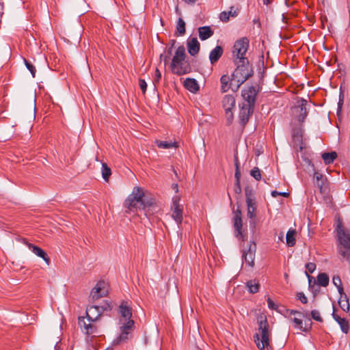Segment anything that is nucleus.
<instances>
[{
    "label": "nucleus",
    "mask_w": 350,
    "mask_h": 350,
    "mask_svg": "<svg viewBox=\"0 0 350 350\" xmlns=\"http://www.w3.org/2000/svg\"><path fill=\"white\" fill-rule=\"evenodd\" d=\"M332 317L339 324L342 332L345 334H347L349 332V323L345 318H342L335 313V310L334 309Z\"/></svg>",
    "instance_id": "obj_20"
},
{
    "label": "nucleus",
    "mask_w": 350,
    "mask_h": 350,
    "mask_svg": "<svg viewBox=\"0 0 350 350\" xmlns=\"http://www.w3.org/2000/svg\"><path fill=\"white\" fill-rule=\"evenodd\" d=\"M174 43H175V41L174 40H172L171 46L170 47L173 48Z\"/></svg>",
    "instance_id": "obj_58"
},
{
    "label": "nucleus",
    "mask_w": 350,
    "mask_h": 350,
    "mask_svg": "<svg viewBox=\"0 0 350 350\" xmlns=\"http://www.w3.org/2000/svg\"><path fill=\"white\" fill-rule=\"evenodd\" d=\"M223 54V49L221 46H217L209 54V59L211 64L217 62Z\"/></svg>",
    "instance_id": "obj_23"
},
{
    "label": "nucleus",
    "mask_w": 350,
    "mask_h": 350,
    "mask_svg": "<svg viewBox=\"0 0 350 350\" xmlns=\"http://www.w3.org/2000/svg\"><path fill=\"white\" fill-rule=\"evenodd\" d=\"M314 178L317 180V185L319 187L320 190H322L323 187V182H320V180L322 179V174L315 172L314 174Z\"/></svg>",
    "instance_id": "obj_41"
},
{
    "label": "nucleus",
    "mask_w": 350,
    "mask_h": 350,
    "mask_svg": "<svg viewBox=\"0 0 350 350\" xmlns=\"http://www.w3.org/2000/svg\"><path fill=\"white\" fill-rule=\"evenodd\" d=\"M177 187H178V185H175L174 188H177Z\"/></svg>",
    "instance_id": "obj_59"
},
{
    "label": "nucleus",
    "mask_w": 350,
    "mask_h": 350,
    "mask_svg": "<svg viewBox=\"0 0 350 350\" xmlns=\"http://www.w3.org/2000/svg\"><path fill=\"white\" fill-rule=\"evenodd\" d=\"M271 196L274 198L277 197L278 196H281L285 198H287L289 196V193L288 192H278L276 191H273L271 192Z\"/></svg>",
    "instance_id": "obj_44"
},
{
    "label": "nucleus",
    "mask_w": 350,
    "mask_h": 350,
    "mask_svg": "<svg viewBox=\"0 0 350 350\" xmlns=\"http://www.w3.org/2000/svg\"><path fill=\"white\" fill-rule=\"evenodd\" d=\"M287 313L289 314L290 315H295V314H298L299 316L301 315V312H299L297 310H287Z\"/></svg>",
    "instance_id": "obj_53"
},
{
    "label": "nucleus",
    "mask_w": 350,
    "mask_h": 350,
    "mask_svg": "<svg viewBox=\"0 0 350 350\" xmlns=\"http://www.w3.org/2000/svg\"><path fill=\"white\" fill-rule=\"evenodd\" d=\"M262 1H263L264 4L269 5L271 3L273 0H262Z\"/></svg>",
    "instance_id": "obj_57"
},
{
    "label": "nucleus",
    "mask_w": 350,
    "mask_h": 350,
    "mask_svg": "<svg viewBox=\"0 0 350 350\" xmlns=\"http://www.w3.org/2000/svg\"><path fill=\"white\" fill-rule=\"evenodd\" d=\"M247 290L251 293H256L259 290V283L256 280H250L246 284Z\"/></svg>",
    "instance_id": "obj_31"
},
{
    "label": "nucleus",
    "mask_w": 350,
    "mask_h": 350,
    "mask_svg": "<svg viewBox=\"0 0 350 350\" xmlns=\"http://www.w3.org/2000/svg\"><path fill=\"white\" fill-rule=\"evenodd\" d=\"M298 103V105L293 109V113L297 117L299 122H304L308 115V103L306 100H301L300 103Z\"/></svg>",
    "instance_id": "obj_14"
},
{
    "label": "nucleus",
    "mask_w": 350,
    "mask_h": 350,
    "mask_svg": "<svg viewBox=\"0 0 350 350\" xmlns=\"http://www.w3.org/2000/svg\"><path fill=\"white\" fill-rule=\"evenodd\" d=\"M338 304L343 311L348 312L349 310V304L347 295H342L340 296Z\"/></svg>",
    "instance_id": "obj_32"
},
{
    "label": "nucleus",
    "mask_w": 350,
    "mask_h": 350,
    "mask_svg": "<svg viewBox=\"0 0 350 350\" xmlns=\"http://www.w3.org/2000/svg\"><path fill=\"white\" fill-rule=\"evenodd\" d=\"M101 310L98 306H93L88 308L86 310L87 317L90 319V321H96L98 317L100 315Z\"/></svg>",
    "instance_id": "obj_21"
},
{
    "label": "nucleus",
    "mask_w": 350,
    "mask_h": 350,
    "mask_svg": "<svg viewBox=\"0 0 350 350\" xmlns=\"http://www.w3.org/2000/svg\"><path fill=\"white\" fill-rule=\"evenodd\" d=\"M156 144L158 146V147L165 149L170 148H177L178 146L176 142L157 141Z\"/></svg>",
    "instance_id": "obj_34"
},
{
    "label": "nucleus",
    "mask_w": 350,
    "mask_h": 350,
    "mask_svg": "<svg viewBox=\"0 0 350 350\" xmlns=\"http://www.w3.org/2000/svg\"><path fill=\"white\" fill-rule=\"evenodd\" d=\"M234 226L238 233L241 234L242 228V218L241 211L240 208H238L236 211H234Z\"/></svg>",
    "instance_id": "obj_24"
},
{
    "label": "nucleus",
    "mask_w": 350,
    "mask_h": 350,
    "mask_svg": "<svg viewBox=\"0 0 350 350\" xmlns=\"http://www.w3.org/2000/svg\"><path fill=\"white\" fill-rule=\"evenodd\" d=\"M230 81V77L228 75H223L220 79L221 81V90L222 92H226L229 90L228 83Z\"/></svg>",
    "instance_id": "obj_35"
},
{
    "label": "nucleus",
    "mask_w": 350,
    "mask_h": 350,
    "mask_svg": "<svg viewBox=\"0 0 350 350\" xmlns=\"http://www.w3.org/2000/svg\"><path fill=\"white\" fill-rule=\"evenodd\" d=\"M170 56L166 54H161L160 59L161 61H163L164 64H166L168 62Z\"/></svg>",
    "instance_id": "obj_50"
},
{
    "label": "nucleus",
    "mask_w": 350,
    "mask_h": 350,
    "mask_svg": "<svg viewBox=\"0 0 350 350\" xmlns=\"http://www.w3.org/2000/svg\"><path fill=\"white\" fill-rule=\"evenodd\" d=\"M139 85L143 94H145V92L146 91V88H147V83H146V81L144 79H140L139 80Z\"/></svg>",
    "instance_id": "obj_43"
},
{
    "label": "nucleus",
    "mask_w": 350,
    "mask_h": 350,
    "mask_svg": "<svg viewBox=\"0 0 350 350\" xmlns=\"http://www.w3.org/2000/svg\"><path fill=\"white\" fill-rule=\"evenodd\" d=\"M296 231L295 230H289L286 236V244L289 247L294 246L296 243L295 240Z\"/></svg>",
    "instance_id": "obj_29"
},
{
    "label": "nucleus",
    "mask_w": 350,
    "mask_h": 350,
    "mask_svg": "<svg viewBox=\"0 0 350 350\" xmlns=\"http://www.w3.org/2000/svg\"><path fill=\"white\" fill-rule=\"evenodd\" d=\"M311 316H312V318L317 321H319V322L323 321V319L321 317L320 312L317 310H313L311 311Z\"/></svg>",
    "instance_id": "obj_40"
},
{
    "label": "nucleus",
    "mask_w": 350,
    "mask_h": 350,
    "mask_svg": "<svg viewBox=\"0 0 350 350\" xmlns=\"http://www.w3.org/2000/svg\"><path fill=\"white\" fill-rule=\"evenodd\" d=\"M23 243L27 245L28 248L32 251L37 256L42 258L46 264L49 266L51 263L50 258L48 256L46 253L40 247L33 245V244L24 241Z\"/></svg>",
    "instance_id": "obj_16"
},
{
    "label": "nucleus",
    "mask_w": 350,
    "mask_h": 350,
    "mask_svg": "<svg viewBox=\"0 0 350 350\" xmlns=\"http://www.w3.org/2000/svg\"><path fill=\"white\" fill-rule=\"evenodd\" d=\"M199 37L200 40H205L208 38L211 37L213 34V31L211 30L210 27L204 26L198 29Z\"/></svg>",
    "instance_id": "obj_25"
},
{
    "label": "nucleus",
    "mask_w": 350,
    "mask_h": 350,
    "mask_svg": "<svg viewBox=\"0 0 350 350\" xmlns=\"http://www.w3.org/2000/svg\"><path fill=\"white\" fill-rule=\"evenodd\" d=\"M184 86L187 90L192 93H196L199 90V85L194 79L187 78L184 81Z\"/></svg>",
    "instance_id": "obj_22"
},
{
    "label": "nucleus",
    "mask_w": 350,
    "mask_h": 350,
    "mask_svg": "<svg viewBox=\"0 0 350 350\" xmlns=\"http://www.w3.org/2000/svg\"><path fill=\"white\" fill-rule=\"evenodd\" d=\"M344 96L342 93L340 94L339 101L338 103V113L341 111L342 106L343 105Z\"/></svg>",
    "instance_id": "obj_46"
},
{
    "label": "nucleus",
    "mask_w": 350,
    "mask_h": 350,
    "mask_svg": "<svg viewBox=\"0 0 350 350\" xmlns=\"http://www.w3.org/2000/svg\"><path fill=\"white\" fill-rule=\"evenodd\" d=\"M267 304H268V307L270 308V309H272V310H277L278 308V306L277 305L273 302V300L271 299L270 297H268L267 298Z\"/></svg>",
    "instance_id": "obj_47"
},
{
    "label": "nucleus",
    "mask_w": 350,
    "mask_h": 350,
    "mask_svg": "<svg viewBox=\"0 0 350 350\" xmlns=\"http://www.w3.org/2000/svg\"><path fill=\"white\" fill-rule=\"evenodd\" d=\"M237 15V10L234 9L233 7L230 8V10L228 12H223L220 14V19L222 21L226 22L228 21L230 16H236Z\"/></svg>",
    "instance_id": "obj_30"
},
{
    "label": "nucleus",
    "mask_w": 350,
    "mask_h": 350,
    "mask_svg": "<svg viewBox=\"0 0 350 350\" xmlns=\"http://www.w3.org/2000/svg\"><path fill=\"white\" fill-rule=\"evenodd\" d=\"M336 158L337 153L336 152H325L322 154V159L326 165L332 163Z\"/></svg>",
    "instance_id": "obj_28"
},
{
    "label": "nucleus",
    "mask_w": 350,
    "mask_h": 350,
    "mask_svg": "<svg viewBox=\"0 0 350 350\" xmlns=\"http://www.w3.org/2000/svg\"><path fill=\"white\" fill-rule=\"evenodd\" d=\"M120 325V334L113 340L114 345H120L126 342L131 337L134 327V321H129L124 325Z\"/></svg>",
    "instance_id": "obj_7"
},
{
    "label": "nucleus",
    "mask_w": 350,
    "mask_h": 350,
    "mask_svg": "<svg viewBox=\"0 0 350 350\" xmlns=\"http://www.w3.org/2000/svg\"><path fill=\"white\" fill-rule=\"evenodd\" d=\"M237 68L232 75L230 81L231 85H235L237 90L241 84H243L249 77L253 75V69L247 62H236Z\"/></svg>",
    "instance_id": "obj_4"
},
{
    "label": "nucleus",
    "mask_w": 350,
    "mask_h": 350,
    "mask_svg": "<svg viewBox=\"0 0 350 350\" xmlns=\"http://www.w3.org/2000/svg\"><path fill=\"white\" fill-rule=\"evenodd\" d=\"M337 288H338V291L340 293V296H342V295H346L345 293H344L343 288H342V285H340V286L338 287Z\"/></svg>",
    "instance_id": "obj_55"
},
{
    "label": "nucleus",
    "mask_w": 350,
    "mask_h": 350,
    "mask_svg": "<svg viewBox=\"0 0 350 350\" xmlns=\"http://www.w3.org/2000/svg\"><path fill=\"white\" fill-rule=\"evenodd\" d=\"M257 323L258 329V332L254 336V342L259 349L269 350L271 348V337L267 317L261 314L257 319Z\"/></svg>",
    "instance_id": "obj_1"
},
{
    "label": "nucleus",
    "mask_w": 350,
    "mask_h": 350,
    "mask_svg": "<svg viewBox=\"0 0 350 350\" xmlns=\"http://www.w3.org/2000/svg\"><path fill=\"white\" fill-rule=\"evenodd\" d=\"M245 194L247 204V216L251 219L250 224L254 225V219L256 217V211L255 193L252 189L247 187L245 189Z\"/></svg>",
    "instance_id": "obj_6"
},
{
    "label": "nucleus",
    "mask_w": 350,
    "mask_h": 350,
    "mask_svg": "<svg viewBox=\"0 0 350 350\" xmlns=\"http://www.w3.org/2000/svg\"><path fill=\"white\" fill-rule=\"evenodd\" d=\"M161 77V72L159 70L158 68L155 70V77L154 79V83H158Z\"/></svg>",
    "instance_id": "obj_49"
},
{
    "label": "nucleus",
    "mask_w": 350,
    "mask_h": 350,
    "mask_svg": "<svg viewBox=\"0 0 350 350\" xmlns=\"http://www.w3.org/2000/svg\"><path fill=\"white\" fill-rule=\"evenodd\" d=\"M290 320L295 324V327L296 329H298L301 332H308L310 329V327H307V326L304 327L303 321L299 318H296V317L290 318Z\"/></svg>",
    "instance_id": "obj_26"
},
{
    "label": "nucleus",
    "mask_w": 350,
    "mask_h": 350,
    "mask_svg": "<svg viewBox=\"0 0 350 350\" xmlns=\"http://www.w3.org/2000/svg\"><path fill=\"white\" fill-rule=\"evenodd\" d=\"M253 113V106L250 104H243L239 113V120L241 124L245 126L249 120V118Z\"/></svg>",
    "instance_id": "obj_15"
},
{
    "label": "nucleus",
    "mask_w": 350,
    "mask_h": 350,
    "mask_svg": "<svg viewBox=\"0 0 350 350\" xmlns=\"http://www.w3.org/2000/svg\"><path fill=\"white\" fill-rule=\"evenodd\" d=\"M176 30L180 35H183L185 33V23L181 18L178 20Z\"/></svg>",
    "instance_id": "obj_37"
},
{
    "label": "nucleus",
    "mask_w": 350,
    "mask_h": 350,
    "mask_svg": "<svg viewBox=\"0 0 350 350\" xmlns=\"http://www.w3.org/2000/svg\"><path fill=\"white\" fill-rule=\"evenodd\" d=\"M307 271L310 273H313L316 269V265L313 262H308L306 265Z\"/></svg>",
    "instance_id": "obj_45"
},
{
    "label": "nucleus",
    "mask_w": 350,
    "mask_h": 350,
    "mask_svg": "<svg viewBox=\"0 0 350 350\" xmlns=\"http://www.w3.org/2000/svg\"><path fill=\"white\" fill-rule=\"evenodd\" d=\"M148 198V197L146 196L141 187H135L124 202V206L126 208V211L130 213L137 209L141 210Z\"/></svg>",
    "instance_id": "obj_2"
},
{
    "label": "nucleus",
    "mask_w": 350,
    "mask_h": 350,
    "mask_svg": "<svg viewBox=\"0 0 350 350\" xmlns=\"http://www.w3.org/2000/svg\"><path fill=\"white\" fill-rule=\"evenodd\" d=\"M249 47V40L247 38H242L237 40L232 49V59L236 62H247L246 54Z\"/></svg>",
    "instance_id": "obj_5"
},
{
    "label": "nucleus",
    "mask_w": 350,
    "mask_h": 350,
    "mask_svg": "<svg viewBox=\"0 0 350 350\" xmlns=\"http://www.w3.org/2000/svg\"><path fill=\"white\" fill-rule=\"evenodd\" d=\"M119 325H124L131 319L132 310L130 306L126 301H122L119 306Z\"/></svg>",
    "instance_id": "obj_12"
},
{
    "label": "nucleus",
    "mask_w": 350,
    "mask_h": 350,
    "mask_svg": "<svg viewBox=\"0 0 350 350\" xmlns=\"http://www.w3.org/2000/svg\"><path fill=\"white\" fill-rule=\"evenodd\" d=\"M24 62H25V66L27 67V68L30 71L32 77H35V75H36V68L33 66V65L31 64L30 62H29L25 59H24Z\"/></svg>",
    "instance_id": "obj_39"
},
{
    "label": "nucleus",
    "mask_w": 350,
    "mask_h": 350,
    "mask_svg": "<svg viewBox=\"0 0 350 350\" xmlns=\"http://www.w3.org/2000/svg\"><path fill=\"white\" fill-rule=\"evenodd\" d=\"M187 49L189 53L193 56L196 55L200 50V43L196 38H189L187 40Z\"/></svg>",
    "instance_id": "obj_19"
},
{
    "label": "nucleus",
    "mask_w": 350,
    "mask_h": 350,
    "mask_svg": "<svg viewBox=\"0 0 350 350\" xmlns=\"http://www.w3.org/2000/svg\"><path fill=\"white\" fill-rule=\"evenodd\" d=\"M172 47H168L166 49V53L167 55L170 56L171 54H172Z\"/></svg>",
    "instance_id": "obj_56"
},
{
    "label": "nucleus",
    "mask_w": 350,
    "mask_h": 350,
    "mask_svg": "<svg viewBox=\"0 0 350 350\" xmlns=\"http://www.w3.org/2000/svg\"><path fill=\"white\" fill-rule=\"evenodd\" d=\"M234 176L236 178V182L239 185V182H240L241 174H240V172H239L238 167L237 168V170L235 172Z\"/></svg>",
    "instance_id": "obj_51"
},
{
    "label": "nucleus",
    "mask_w": 350,
    "mask_h": 350,
    "mask_svg": "<svg viewBox=\"0 0 350 350\" xmlns=\"http://www.w3.org/2000/svg\"><path fill=\"white\" fill-rule=\"evenodd\" d=\"M257 94V91L254 87H248L242 90V96L245 101L247 102L246 104H250L251 106H254L256 96Z\"/></svg>",
    "instance_id": "obj_17"
},
{
    "label": "nucleus",
    "mask_w": 350,
    "mask_h": 350,
    "mask_svg": "<svg viewBox=\"0 0 350 350\" xmlns=\"http://www.w3.org/2000/svg\"><path fill=\"white\" fill-rule=\"evenodd\" d=\"M332 282L337 288L342 285L341 279L339 275H334L332 278Z\"/></svg>",
    "instance_id": "obj_42"
},
{
    "label": "nucleus",
    "mask_w": 350,
    "mask_h": 350,
    "mask_svg": "<svg viewBox=\"0 0 350 350\" xmlns=\"http://www.w3.org/2000/svg\"><path fill=\"white\" fill-rule=\"evenodd\" d=\"M250 175L254 178L256 180H259L261 178L260 171L258 167H254L251 172Z\"/></svg>",
    "instance_id": "obj_38"
},
{
    "label": "nucleus",
    "mask_w": 350,
    "mask_h": 350,
    "mask_svg": "<svg viewBox=\"0 0 350 350\" xmlns=\"http://www.w3.org/2000/svg\"><path fill=\"white\" fill-rule=\"evenodd\" d=\"M256 251V245L255 243L250 241L248 243L247 250L243 251V258L246 264L253 267L254 265L255 254Z\"/></svg>",
    "instance_id": "obj_13"
},
{
    "label": "nucleus",
    "mask_w": 350,
    "mask_h": 350,
    "mask_svg": "<svg viewBox=\"0 0 350 350\" xmlns=\"http://www.w3.org/2000/svg\"><path fill=\"white\" fill-rule=\"evenodd\" d=\"M329 277L325 273H319L317 276V282L319 285L325 287L329 284Z\"/></svg>",
    "instance_id": "obj_33"
},
{
    "label": "nucleus",
    "mask_w": 350,
    "mask_h": 350,
    "mask_svg": "<svg viewBox=\"0 0 350 350\" xmlns=\"http://www.w3.org/2000/svg\"><path fill=\"white\" fill-rule=\"evenodd\" d=\"M297 296L303 304L307 303L308 299L303 293H299Z\"/></svg>",
    "instance_id": "obj_48"
},
{
    "label": "nucleus",
    "mask_w": 350,
    "mask_h": 350,
    "mask_svg": "<svg viewBox=\"0 0 350 350\" xmlns=\"http://www.w3.org/2000/svg\"><path fill=\"white\" fill-rule=\"evenodd\" d=\"M111 175V169L107 166L105 163H102V176L106 181L109 180Z\"/></svg>",
    "instance_id": "obj_36"
},
{
    "label": "nucleus",
    "mask_w": 350,
    "mask_h": 350,
    "mask_svg": "<svg viewBox=\"0 0 350 350\" xmlns=\"http://www.w3.org/2000/svg\"><path fill=\"white\" fill-rule=\"evenodd\" d=\"M234 191L237 193H240L241 192L240 182H239V185L237 183V182H235Z\"/></svg>",
    "instance_id": "obj_52"
},
{
    "label": "nucleus",
    "mask_w": 350,
    "mask_h": 350,
    "mask_svg": "<svg viewBox=\"0 0 350 350\" xmlns=\"http://www.w3.org/2000/svg\"><path fill=\"white\" fill-rule=\"evenodd\" d=\"M185 47L183 46L178 47L170 65L172 72L174 74L183 75L190 72L191 67L189 63L185 60Z\"/></svg>",
    "instance_id": "obj_3"
},
{
    "label": "nucleus",
    "mask_w": 350,
    "mask_h": 350,
    "mask_svg": "<svg viewBox=\"0 0 350 350\" xmlns=\"http://www.w3.org/2000/svg\"><path fill=\"white\" fill-rule=\"evenodd\" d=\"M222 106L225 111L227 123L230 124L234 119L233 110L235 108V98L232 95H226L222 99Z\"/></svg>",
    "instance_id": "obj_8"
},
{
    "label": "nucleus",
    "mask_w": 350,
    "mask_h": 350,
    "mask_svg": "<svg viewBox=\"0 0 350 350\" xmlns=\"http://www.w3.org/2000/svg\"><path fill=\"white\" fill-rule=\"evenodd\" d=\"M293 143L295 147H298L299 150H302L303 149V142H302V133L301 131H297L293 136Z\"/></svg>",
    "instance_id": "obj_27"
},
{
    "label": "nucleus",
    "mask_w": 350,
    "mask_h": 350,
    "mask_svg": "<svg viewBox=\"0 0 350 350\" xmlns=\"http://www.w3.org/2000/svg\"><path fill=\"white\" fill-rule=\"evenodd\" d=\"M182 1L187 4H194L197 1V0H182Z\"/></svg>",
    "instance_id": "obj_54"
},
{
    "label": "nucleus",
    "mask_w": 350,
    "mask_h": 350,
    "mask_svg": "<svg viewBox=\"0 0 350 350\" xmlns=\"http://www.w3.org/2000/svg\"><path fill=\"white\" fill-rule=\"evenodd\" d=\"M108 294L107 284L105 281H99L92 289L90 298L92 301L97 300L101 297L107 296Z\"/></svg>",
    "instance_id": "obj_10"
},
{
    "label": "nucleus",
    "mask_w": 350,
    "mask_h": 350,
    "mask_svg": "<svg viewBox=\"0 0 350 350\" xmlns=\"http://www.w3.org/2000/svg\"><path fill=\"white\" fill-rule=\"evenodd\" d=\"M145 216L149 219L154 221L153 215L159 211V207L157 204L155 200L148 198L144 202L142 209Z\"/></svg>",
    "instance_id": "obj_9"
},
{
    "label": "nucleus",
    "mask_w": 350,
    "mask_h": 350,
    "mask_svg": "<svg viewBox=\"0 0 350 350\" xmlns=\"http://www.w3.org/2000/svg\"><path fill=\"white\" fill-rule=\"evenodd\" d=\"M93 322H94V321H90L88 317L86 319L84 317L79 318V326L81 328H83L88 334H92L96 332V328L93 324Z\"/></svg>",
    "instance_id": "obj_18"
},
{
    "label": "nucleus",
    "mask_w": 350,
    "mask_h": 350,
    "mask_svg": "<svg viewBox=\"0 0 350 350\" xmlns=\"http://www.w3.org/2000/svg\"><path fill=\"white\" fill-rule=\"evenodd\" d=\"M172 217L178 224H180L183 221V206L180 204V198L175 196L172 199Z\"/></svg>",
    "instance_id": "obj_11"
}]
</instances>
